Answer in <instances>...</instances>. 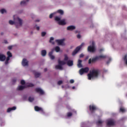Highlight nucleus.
<instances>
[{
    "label": "nucleus",
    "mask_w": 127,
    "mask_h": 127,
    "mask_svg": "<svg viewBox=\"0 0 127 127\" xmlns=\"http://www.w3.org/2000/svg\"><path fill=\"white\" fill-rule=\"evenodd\" d=\"M29 1V0H24L21 1L20 4L21 5H25Z\"/></svg>",
    "instance_id": "4be33fe9"
},
{
    "label": "nucleus",
    "mask_w": 127,
    "mask_h": 127,
    "mask_svg": "<svg viewBox=\"0 0 127 127\" xmlns=\"http://www.w3.org/2000/svg\"><path fill=\"white\" fill-rule=\"evenodd\" d=\"M98 125H101V124H103V122L101 120H99L98 122H97Z\"/></svg>",
    "instance_id": "f704fd0d"
},
{
    "label": "nucleus",
    "mask_w": 127,
    "mask_h": 127,
    "mask_svg": "<svg viewBox=\"0 0 127 127\" xmlns=\"http://www.w3.org/2000/svg\"><path fill=\"white\" fill-rule=\"evenodd\" d=\"M36 21L37 22H39V21H40V20L37 19V20H36Z\"/></svg>",
    "instance_id": "37998d69"
},
{
    "label": "nucleus",
    "mask_w": 127,
    "mask_h": 127,
    "mask_svg": "<svg viewBox=\"0 0 127 127\" xmlns=\"http://www.w3.org/2000/svg\"><path fill=\"white\" fill-rule=\"evenodd\" d=\"M82 61L79 60L78 61L77 66L78 68H81L82 67Z\"/></svg>",
    "instance_id": "393cba45"
},
{
    "label": "nucleus",
    "mask_w": 127,
    "mask_h": 127,
    "mask_svg": "<svg viewBox=\"0 0 127 127\" xmlns=\"http://www.w3.org/2000/svg\"><path fill=\"white\" fill-rule=\"evenodd\" d=\"M34 74L36 78H38V77H40V76L41 75L40 73L37 72L36 71H34Z\"/></svg>",
    "instance_id": "a878e982"
},
{
    "label": "nucleus",
    "mask_w": 127,
    "mask_h": 127,
    "mask_svg": "<svg viewBox=\"0 0 127 127\" xmlns=\"http://www.w3.org/2000/svg\"><path fill=\"white\" fill-rule=\"evenodd\" d=\"M120 112H122V113H125L126 112V109L124 108V107L120 108Z\"/></svg>",
    "instance_id": "c756f323"
},
{
    "label": "nucleus",
    "mask_w": 127,
    "mask_h": 127,
    "mask_svg": "<svg viewBox=\"0 0 127 127\" xmlns=\"http://www.w3.org/2000/svg\"><path fill=\"white\" fill-rule=\"evenodd\" d=\"M15 110H16V107H13L12 108H8L7 110V113H10V112H11V111H14Z\"/></svg>",
    "instance_id": "6ab92c4d"
},
{
    "label": "nucleus",
    "mask_w": 127,
    "mask_h": 127,
    "mask_svg": "<svg viewBox=\"0 0 127 127\" xmlns=\"http://www.w3.org/2000/svg\"><path fill=\"white\" fill-rule=\"evenodd\" d=\"M13 47V46H9L8 47V49H9V50H10L12 49Z\"/></svg>",
    "instance_id": "72a5a7b5"
},
{
    "label": "nucleus",
    "mask_w": 127,
    "mask_h": 127,
    "mask_svg": "<svg viewBox=\"0 0 127 127\" xmlns=\"http://www.w3.org/2000/svg\"><path fill=\"white\" fill-rule=\"evenodd\" d=\"M47 53V52H46V50H43L41 51L42 56H43V57L46 56Z\"/></svg>",
    "instance_id": "b1692460"
},
{
    "label": "nucleus",
    "mask_w": 127,
    "mask_h": 127,
    "mask_svg": "<svg viewBox=\"0 0 127 127\" xmlns=\"http://www.w3.org/2000/svg\"><path fill=\"white\" fill-rule=\"evenodd\" d=\"M35 111H36V112H39V111H41V112H43V109H42V108L40 107H39L38 106H35Z\"/></svg>",
    "instance_id": "412c9836"
},
{
    "label": "nucleus",
    "mask_w": 127,
    "mask_h": 127,
    "mask_svg": "<svg viewBox=\"0 0 127 127\" xmlns=\"http://www.w3.org/2000/svg\"><path fill=\"white\" fill-rule=\"evenodd\" d=\"M75 33H79V31L77 30L75 31Z\"/></svg>",
    "instance_id": "c03bdc74"
},
{
    "label": "nucleus",
    "mask_w": 127,
    "mask_h": 127,
    "mask_svg": "<svg viewBox=\"0 0 127 127\" xmlns=\"http://www.w3.org/2000/svg\"><path fill=\"white\" fill-rule=\"evenodd\" d=\"M77 38H78L79 39H80V38H81V35L78 34V35H77Z\"/></svg>",
    "instance_id": "4c0bfd02"
},
{
    "label": "nucleus",
    "mask_w": 127,
    "mask_h": 127,
    "mask_svg": "<svg viewBox=\"0 0 127 127\" xmlns=\"http://www.w3.org/2000/svg\"><path fill=\"white\" fill-rule=\"evenodd\" d=\"M34 100V98L33 97H30L29 98V102H33Z\"/></svg>",
    "instance_id": "2f4dec72"
},
{
    "label": "nucleus",
    "mask_w": 127,
    "mask_h": 127,
    "mask_svg": "<svg viewBox=\"0 0 127 127\" xmlns=\"http://www.w3.org/2000/svg\"><path fill=\"white\" fill-rule=\"evenodd\" d=\"M5 60V56L0 54V61H4Z\"/></svg>",
    "instance_id": "aec40b11"
},
{
    "label": "nucleus",
    "mask_w": 127,
    "mask_h": 127,
    "mask_svg": "<svg viewBox=\"0 0 127 127\" xmlns=\"http://www.w3.org/2000/svg\"><path fill=\"white\" fill-rule=\"evenodd\" d=\"M47 33H46V32L43 31L41 32V36L42 37H44V36H45V35H46Z\"/></svg>",
    "instance_id": "bb28decb"
},
{
    "label": "nucleus",
    "mask_w": 127,
    "mask_h": 127,
    "mask_svg": "<svg viewBox=\"0 0 127 127\" xmlns=\"http://www.w3.org/2000/svg\"><path fill=\"white\" fill-rule=\"evenodd\" d=\"M55 50L56 52H59L60 51V48L58 46L56 47Z\"/></svg>",
    "instance_id": "c85d7f7f"
},
{
    "label": "nucleus",
    "mask_w": 127,
    "mask_h": 127,
    "mask_svg": "<svg viewBox=\"0 0 127 127\" xmlns=\"http://www.w3.org/2000/svg\"><path fill=\"white\" fill-rule=\"evenodd\" d=\"M21 84L22 85L18 86L17 88L18 91H22L23 89H25V88H28V87H33V84L32 83L24 84H25V81H24V80H21Z\"/></svg>",
    "instance_id": "20e7f679"
},
{
    "label": "nucleus",
    "mask_w": 127,
    "mask_h": 127,
    "mask_svg": "<svg viewBox=\"0 0 127 127\" xmlns=\"http://www.w3.org/2000/svg\"><path fill=\"white\" fill-rule=\"evenodd\" d=\"M54 51V49H52V51L49 53V56L50 59H51V60H53L55 59V56H54V55H53Z\"/></svg>",
    "instance_id": "f8f14e48"
},
{
    "label": "nucleus",
    "mask_w": 127,
    "mask_h": 127,
    "mask_svg": "<svg viewBox=\"0 0 127 127\" xmlns=\"http://www.w3.org/2000/svg\"><path fill=\"white\" fill-rule=\"evenodd\" d=\"M7 55L8 57H7L6 60L5 62V65H7V64H8V61H9V58L12 57V55L11 54V53H10V52H7Z\"/></svg>",
    "instance_id": "9d476101"
},
{
    "label": "nucleus",
    "mask_w": 127,
    "mask_h": 127,
    "mask_svg": "<svg viewBox=\"0 0 127 127\" xmlns=\"http://www.w3.org/2000/svg\"><path fill=\"white\" fill-rule=\"evenodd\" d=\"M100 75V70L98 69H93L88 74V80H92L95 78H98Z\"/></svg>",
    "instance_id": "7ed1b4c3"
},
{
    "label": "nucleus",
    "mask_w": 127,
    "mask_h": 127,
    "mask_svg": "<svg viewBox=\"0 0 127 127\" xmlns=\"http://www.w3.org/2000/svg\"><path fill=\"white\" fill-rule=\"evenodd\" d=\"M71 116H72V113H67V117H71Z\"/></svg>",
    "instance_id": "e433bc0d"
},
{
    "label": "nucleus",
    "mask_w": 127,
    "mask_h": 127,
    "mask_svg": "<svg viewBox=\"0 0 127 127\" xmlns=\"http://www.w3.org/2000/svg\"><path fill=\"white\" fill-rule=\"evenodd\" d=\"M1 13H5L6 12V10L5 9H2L0 10Z\"/></svg>",
    "instance_id": "7c9ffc66"
},
{
    "label": "nucleus",
    "mask_w": 127,
    "mask_h": 127,
    "mask_svg": "<svg viewBox=\"0 0 127 127\" xmlns=\"http://www.w3.org/2000/svg\"><path fill=\"white\" fill-rule=\"evenodd\" d=\"M105 58H106V56L105 55H100L99 56H97L95 58L92 59V60H91V59H90L88 61V63L89 64H91L92 62H95V61H98V60L105 59Z\"/></svg>",
    "instance_id": "423d86ee"
},
{
    "label": "nucleus",
    "mask_w": 127,
    "mask_h": 127,
    "mask_svg": "<svg viewBox=\"0 0 127 127\" xmlns=\"http://www.w3.org/2000/svg\"><path fill=\"white\" fill-rule=\"evenodd\" d=\"M55 12H56V13H59L61 15H63V14H64V11L62 9H59Z\"/></svg>",
    "instance_id": "a211bd4d"
},
{
    "label": "nucleus",
    "mask_w": 127,
    "mask_h": 127,
    "mask_svg": "<svg viewBox=\"0 0 127 127\" xmlns=\"http://www.w3.org/2000/svg\"><path fill=\"white\" fill-rule=\"evenodd\" d=\"M102 50H100V51H102Z\"/></svg>",
    "instance_id": "09e8293b"
},
{
    "label": "nucleus",
    "mask_w": 127,
    "mask_h": 127,
    "mask_svg": "<svg viewBox=\"0 0 127 127\" xmlns=\"http://www.w3.org/2000/svg\"><path fill=\"white\" fill-rule=\"evenodd\" d=\"M70 83H71V84H73V83H74V80L73 79H71L70 80Z\"/></svg>",
    "instance_id": "58836bf2"
},
{
    "label": "nucleus",
    "mask_w": 127,
    "mask_h": 127,
    "mask_svg": "<svg viewBox=\"0 0 127 127\" xmlns=\"http://www.w3.org/2000/svg\"><path fill=\"white\" fill-rule=\"evenodd\" d=\"M56 14V12H53V13H51L50 15V18H52L53 17V16L54 15H55V14Z\"/></svg>",
    "instance_id": "cd10ccee"
},
{
    "label": "nucleus",
    "mask_w": 127,
    "mask_h": 127,
    "mask_svg": "<svg viewBox=\"0 0 127 127\" xmlns=\"http://www.w3.org/2000/svg\"><path fill=\"white\" fill-rule=\"evenodd\" d=\"M22 66H28V61L25 59H23L22 62Z\"/></svg>",
    "instance_id": "4468645a"
},
{
    "label": "nucleus",
    "mask_w": 127,
    "mask_h": 127,
    "mask_svg": "<svg viewBox=\"0 0 127 127\" xmlns=\"http://www.w3.org/2000/svg\"><path fill=\"white\" fill-rule=\"evenodd\" d=\"M55 20L57 21L59 25H65L67 23V19H63L61 20V17L59 16H56Z\"/></svg>",
    "instance_id": "39448f33"
},
{
    "label": "nucleus",
    "mask_w": 127,
    "mask_h": 127,
    "mask_svg": "<svg viewBox=\"0 0 127 127\" xmlns=\"http://www.w3.org/2000/svg\"><path fill=\"white\" fill-rule=\"evenodd\" d=\"M56 42L57 43L58 45H65L64 43V39L56 40Z\"/></svg>",
    "instance_id": "9b49d317"
},
{
    "label": "nucleus",
    "mask_w": 127,
    "mask_h": 127,
    "mask_svg": "<svg viewBox=\"0 0 127 127\" xmlns=\"http://www.w3.org/2000/svg\"><path fill=\"white\" fill-rule=\"evenodd\" d=\"M87 50L89 52H95L96 51V47L94 41H91V46H88Z\"/></svg>",
    "instance_id": "0eeeda50"
},
{
    "label": "nucleus",
    "mask_w": 127,
    "mask_h": 127,
    "mask_svg": "<svg viewBox=\"0 0 127 127\" xmlns=\"http://www.w3.org/2000/svg\"><path fill=\"white\" fill-rule=\"evenodd\" d=\"M36 91L41 95H43V94H44V91L40 88H36Z\"/></svg>",
    "instance_id": "2eb2a0df"
},
{
    "label": "nucleus",
    "mask_w": 127,
    "mask_h": 127,
    "mask_svg": "<svg viewBox=\"0 0 127 127\" xmlns=\"http://www.w3.org/2000/svg\"><path fill=\"white\" fill-rule=\"evenodd\" d=\"M13 21L10 20L9 21V23L11 25H15L16 27H19V26H21L22 24H23V20H22L21 18H19L17 15H14L13 16Z\"/></svg>",
    "instance_id": "f03ea898"
},
{
    "label": "nucleus",
    "mask_w": 127,
    "mask_h": 127,
    "mask_svg": "<svg viewBox=\"0 0 127 127\" xmlns=\"http://www.w3.org/2000/svg\"><path fill=\"white\" fill-rule=\"evenodd\" d=\"M115 125V122L113 119H110L107 121V126L111 127V126H114Z\"/></svg>",
    "instance_id": "ddd939ff"
},
{
    "label": "nucleus",
    "mask_w": 127,
    "mask_h": 127,
    "mask_svg": "<svg viewBox=\"0 0 127 127\" xmlns=\"http://www.w3.org/2000/svg\"><path fill=\"white\" fill-rule=\"evenodd\" d=\"M74 29H76V27L73 25H71L67 27V30L70 31H72V30H74Z\"/></svg>",
    "instance_id": "dca6fc26"
},
{
    "label": "nucleus",
    "mask_w": 127,
    "mask_h": 127,
    "mask_svg": "<svg viewBox=\"0 0 127 127\" xmlns=\"http://www.w3.org/2000/svg\"><path fill=\"white\" fill-rule=\"evenodd\" d=\"M35 27L37 30H39V29H40V27L39 26L36 25Z\"/></svg>",
    "instance_id": "473e14b6"
},
{
    "label": "nucleus",
    "mask_w": 127,
    "mask_h": 127,
    "mask_svg": "<svg viewBox=\"0 0 127 127\" xmlns=\"http://www.w3.org/2000/svg\"><path fill=\"white\" fill-rule=\"evenodd\" d=\"M85 45V43H82L80 46L77 47L75 50L72 52V55L74 56V55H76L77 53L79 52V51Z\"/></svg>",
    "instance_id": "6e6552de"
},
{
    "label": "nucleus",
    "mask_w": 127,
    "mask_h": 127,
    "mask_svg": "<svg viewBox=\"0 0 127 127\" xmlns=\"http://www.w3.org/2000/svg\"><path fill=\"white\" fill-rule=\"evenodd\" d=\"M72 89H75V86H73Z\"/></svg>",
    "instance_id": "49530a36"
},
{
    "label": "nucleus",
    "mask_w": 127,
    "mask_h": 127,
    "mask_svg": "<svg viewBox=\"0 0 127 127\" xmlns=\"http://www.w3.org/2000/svg\"><path fill=\"white\" fill-rule=\"evenodd\" d=\"M69 58L68 57V55L66 54L64 55V60L61 61L60 60H59V65L56 66V69H59L60 70H62V65H65V64H67L68 66H72L73 65V61H68Z\"/></svg>",
    "instance_id": "f257e3e1"
},
{
    "label": "nucleus",
    "mask_w": 127,
    "mask_h": 127,
    "mask_svg": "<svg viewBox=\"0 0 127 127\" xmlns=\"http://www.w3.org/2000/svg\"><path fill=\"white\" fill-rule=\"evenodd\" d=\"M44 71H45V72H46L47 71V68H45Z\"/></svg>",
    "instance_id": "a18cd8bd"
},
{
    "label": "nucleus",
    "mask_w": 127,
    "mask_h": 127,
    "mask_svg": "<svg viewBox=\"0 0 127 127\" xmlns=\"http://www.w3.org/2000/svg\"><path fill=\"white\" fill-rule=\"evenodd\" d=\"M79 57H80V58H82L84 57V55L81 54V55H80Z\"/></svg>",
    "instance_id": "ea45409f"
},
{
    "label": "nucleus",
    "mask_w": 127,
    "mask_h": 127,
    "mask_svg": "<svg viewBox=\"0 0 127 127\" xmlns=\"http://www.w3.org/2000/svg\"><path fill=\"white\" fill-rule=\"evenodd\" d=\"M4 43H5V44H6V43H7V41L4 40Z\"/></svg>",
    "instance_id": "79ce46f5"
},
{
    "label": "nucleus",
    "mask_w": 127,
    "mask_h": 127,
    "mask_svg": "<svg viewBox=\"0 0 127 127\" xmlns=\"http://www.w3.org/2000/svg\"><path fill=\"white\" fill-rule=\"evenodd\" d=\"M89 108L91 112H93V111H96V110H97V107L94 105L90 106Z\"/></svg>",
    "instance_id": "f3484780"
},
{
    "label": "nucleus",
    "mask_w": 127,
    "mask_h": 127,
    "mask_svg": "<svg viewBox=\"0 0 127 127\" xmlns=\"http://www.w3.org/2000/svg\"><path fill=\"white\" fill-rule=\"evenodd\" d=\"M111 59H110L108 62H107V64H109V63H110V62H111Z\"/></svg>",
    "instance_id": "a19ab883"
},
{
    "label": "nucleus",
    "mask_w": 127,
    "mask_h": 127,
    "mask_svg": "<svg viewBox=\"0 0 127 127\" xmlns=\"http://www.w3.org/2000/svg\"><path fill=\"white\" fill-rule=\"evenodd\" d=\"M89 58V57H87V58H86V59H88Z\"/></svg>",
    "instance_id": "de8ad7c7"
},
{
    "label": "nucleus",
    "mask_w": 127,
    "mask_h": 127,
    "mask_svg": "<svg viewBox=\"0 0 127 127\" xmlns=\"http://www.w3.org/2000/svg\"><path fill=\"white\" fill-rule=\"evenodd\" d=\"M54 40V38L53 37H51L49 40L50 43H51L53 44V45H54L55 44V42H54L53 41Z\"/></svg>",
    "instance_id": "5701e85b"
},
{
    "label": "nucleus",
    "mask_w": 127,
    "mask_h": 127,
    "mask_svg": "<svg viewBox=\"0 0 127 127\" xmlns=\"http://www.w3.org/2000/svg\"><path fill=\"white\" fill-rule=\"evenodd\" d=\"M89 72V67L82 68L79 71L80 75H83L85 73H88Z\"/></svg>",
    "instance_id": "1a4fd4ad"
},
{
    "label": "nucleus",
    "mask_w": 127,
    "mask_h": 127,
    "mask_svg": "<svg viewBox=\"0 0 127 127\" xmlns=\"http://www.w3.org/2000/svg\"><path fill=\"white\" fill-rule=\"evenodd\" d=\"M62 83H63V81L60 80L58 81V85H61V84H62Z\"/></svg>",
    "instance_id": "c9c22d12"
}]
</instances>
